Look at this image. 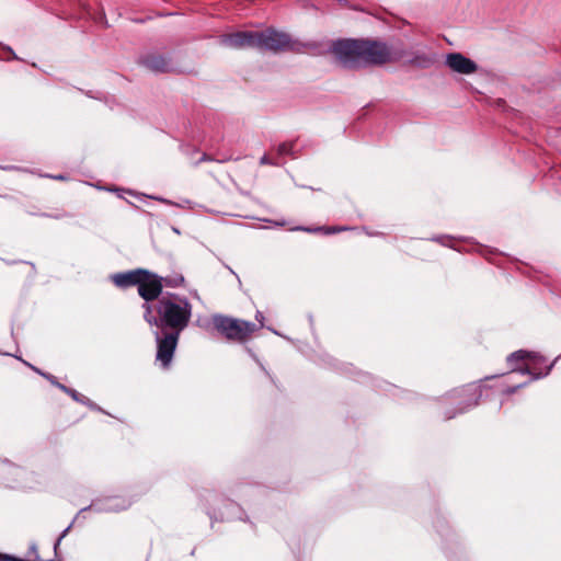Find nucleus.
<instances>
[{
  "label": "nucleus",
  "mask_w": 561,
  "mask_h": 561,
  "mask_svg": "<svg viewBox=\"0 0 561 561\" xmlns=\"http://www.w3.org/2000/svg\"><path fill=\"white\" fill-rule=\"evenodd\" d=\"M144 320L152 329L157 343L156 359L168 368L173 359L181 333L192 318L188 298L167 291L154 304H142Z\"/></svg>",
  "instance_id": "1"
},
{
  "label": "nucleus",
  "mask_w": 561,
  "mask_h": 561,
  "mask_svg": "<svg viewBox=\"0 0 561 561\" xmlns=\"http://www.w3.org/2000/svg\"><path fill=\"white\" fill-rule=\"evenodd\" d=\"M331 53L348 70L383 65L390 60L387 45L379 41L339 38L332 42Z\"/></svg>",
  "instance_id": "2"
},
{
  "label": "nucleus",
  "mask_w": 561,
  "mask_h": 561,
  "mask_svg": "<svg viewBox=\"0 0 561 561\" xmlns=\"http://www.w3.org/2000/svg\"><path fill=\"white\" fill-rule=\"evenodd\" d=\"M484 388L477 382H469L430 401L437 403L438 415L447 421L477 407Z\"/></svg>",
  "instance_id": "3"
},
{
  "label": "nucleus",
  "mask_w": 561,
  "mask_h": 561,
  "mask_svg": "<svg viewBox=\"0 0 561 561\" xmlns=\"http://www.w3.org/2000/svg\"><path fill=\"white\" fill-rule=\"evenodd\" d=\"M526 358L533 359L535 362H540V363L546 362V358L543 356H541V355H539L538 353H535V352H529V351H525V350H518V351H515V352L511 353L507 356V363L512 366V371L513 373H519L522 375H530V379L528 381L518 383L516 386L507 387L503 391L505 394H513L518 389L527 386L530 381L538 380V379H541V378H545L546 376H548L549 373L551 371V369L553 368L554 363L557 362V359L559 357H557L551 364H549L546 367L545 371H533L527 365L514 366V363L522 362V360H524Z\"/></svg>",
  "instance_id": "4"
},
{
  "label": "nucleus",
  "mask_w": 561,
  "mask_h": 561,
  "mask_svg": "<svg viewBox=\"0 0 561 561\" xmlns=\"http://www.w3.org/2000/svg\"><path fill=\"white\" fill-rule=\"evenodd\" d=\"M213 325L226 339L239 342H243L255 329L253 322L224 314L213 316Z\"/></svg>",
  "instance_id": "5"
},
{
  "label": "nucleus",
  "mask_w": 561,
  "mask_h": 561,
  "mask_svg": "<svg viewBox=\"0 0 561 561\" xmlns=\"http://www.w3.org/2000/svg\"><path fill=\"white\" fill-rule=\"evenodd\" d=\"M137 64L153 73H169L178 70L172 54L156 50L141 54Z\"/></svg>",
  "instance_id": "6"
},
{
  "label": "nucleus",
  "mask_w": 561,
  "mask_h": 561,
  "mask_svg": "<svg viewBox=\"0 0 561 561\" xmlns=\"http://www.w3.org/2000/svg\"><path fill=\"white\" fill-rule=\"evenodd\" d=\"M164 294L161 276L145 268L138 284V295L145 300L144 304H154Z\"/></svg>",
  "instance_id": "7"
},
{
  "label": "nucleus",
  "mask_w": 561,
  "mask_h": 561,
  "mask_svg": "<svg viewBox=\"0 0 561 561\" xmlns=\"http://www.w3.org/2000/svg\"><path fill=\"white\" fill-rule=\"evenodd\" d=\"M290 36L274 28L255 31V48L262 50H282L289 46Z\"/></svg>",
  "instance_id": "8"
},
{
  "label": "nucleus",
  "mask_w": 561,
  "mask_h": 561,
  "mask_svg": "<svg viewBox=\"0 0 561 561\" xmlns=\"http://www.w3.org/2000/svg\"><path fill=\"white\" fill-rule=\"evenodd\" d=\"M131 505V502L122 496H107L103 499H95L90 505L82 507L79 514L87 511H93L96 513H116L127 510Z\"/></svg>",
  "instance_id": "9"
},
{
  "label": "nucleus",
  "mask_w": 561,
  "mask_h": 561,
  "mask_svg": "<svg viewBox=\"0 0 561 561\" xmlns=\"http://www.w3.org/2000/svg\"><path fill=\"white\" fill-rule=\"evenodd\" d=\"M218 44L224 47L240 49L255 48V31H238L234 33L221 34L218 37Z\"/></svg>",
  "instance_id": "10"
},
{
  "label": "nucleus",
  "mask_w": 561,
  "mask_h": 561,
  "mask_svg": "<svg viewBox=\"0 0 561 561\" xmlns=\"http://www.w3.org/2000/svg\"><path fill=\"white\" fill-rule=\"evenodd\" d=\"M445 65L454 72L461 75H471L478 69L476 61L461 53H448L445 58Z\"/></svg>",
  "instance_id": "11"
},
{
  "label": "nucleus",
  "mask_w": 561,
  "mask_h": 561,
  "mask_svg": "<svg viewBox=\"0 0 561 561\" xmlns=\"http://www.w3.org/2000/svg\"><path fill=\"white\" fill-rule=\"evenodd\" d=\"M145 268H135L126 272H119L111 275V280L118 288H128L137 286L140 283V277L144 274Z\"/></svg>",
  "instance_id": "12"
},
{
  "label": "nucleus",
  "mask_w": 561,
  "mask_h": 561,
  "mask_svg": "<svg viewBox=\"0 0 561 561\" xmlns=\"http://www.w3.org/2000/svg\"><path fill=\"white\" fill-rule=\"evenodd\" d=\"M237 517L240 520H248L247 515L243 513L241 506L233 501H227L226 512L221 513V519H233Z\"/></svg>",
  "instance_id": "13"
},
{
  "label": "nucleus",
  "mask_w": 561,
  "mask_h": 561,
  "mask_svg": "<svg viewBox=\"0 0 561 561\" xmlns=\"http://www.w3.org/2000/svg\"><path fill=\"white\" fill-rule=\"evenodd\" d=\"M185 278L182 274L173 273L167 276H161L162 288H179L184 285Z\"/></svg>",
  "instance_id": "14"
},
{
  "label": "nucleus",
  "mask_w": 561,
  "mask_h": 561,
  "mask_svg": "<svg viewBox=\"0 0 561 561\" xmlns=\"http://www.w3.org/2000/svg\"><path fill=\"white\" fill-rule=\"evenodd\" d=\"M346 227H317V228H309L304 226H297L293 230L297 231H307V232H318V231H324L325 234H333L343 230H346Z\"/></svg>",
  "instance_id": "15"
},
{
  "label": "nucleus",
  "mask_w": 561,
  "mask_h": 561,
  "mask_svg": "<svg viewBox=\"0 0 561 561\" xmlns=\"http://www.w3.org/2000/svg\"><path fill=\"white\" fill-rule=\"evenodd\" d=\"M30 552L34 554L35 560H26V559H22V558H18V557H14L11 554L0 552V561H38L39 560V554L37 552V545L35 542H33L30 546Z\"/></svg>",
  "instance_id": "16"
},
{
  "label": "nucleus",
  "mask_w": 561,
  "mask_h": 561,
  "mask_svg": "<svg viewBox=\"0 0 561 561\" xmlns=\"http://www.w3.org/2000/svg\"><path fill=\"white\" fill-rule=\"evenodd\" d=\"M294 142H283V144H279L278 147H277V153L279 156H291V157H295L294 154Z\"/></svg>",
  "instance_id": "17"
},
{
  "label": "nucleus",
  "mask_w": 561,
  "mask_h": 561,
  "mask_svg": "<svg viewBox=\"0 0 561 561\" xmlns=\"http://www.w3.org/2000/svg\"><path fill=\"white\" fill-rule=\"evenodd\" d=\"M81 404L88 407L89 409L93 410V411H98V412H104L103 409L98 405L95 402H93L92 400H90L88 397H84L83 401L81 402Z\"/></svg>",
  "instance_id": "18"
},
{
  "label": "nucleus",
  "mask_w": 561,
  "mask_h": 561,
  "mask_svg": "<svg viewBox=\"0 0 561 561\" xmlns=\"http://www.w3.org/2000/svg\"><path fill=\"white\" fill-rule=\"evenodd\" d=\"M72 525H73V522H71V524L61 531V534L59 535V537L55 541V543H54V551H55V553H57V549H58L61 540L67 536V534L70 530V528L72 527Z\"/></svg>",
  "instance_id": "19"
},
{
  "label": "nucleus",
  "mask_w": 561,
  "mask_h": 561,
  "mask_svg": "<svg viewBox=\"0 0 561 561\" xmlns=\"http://www.w3.org/2000/svg\"><path fill=\"white\" fill-rule=\"evenodd\" d=\"M66 394H68L69 397L72 398V400H75L76 402H79V403H81L85 397L72 388H69L68 391L66 392Z\"/></svg>",
  "instance_id": "20"
},
{
  "label": "nucleus",
  "mask_w": 561,
  "mask_h": 561,
  "mask_svg": "<svg viewBox=\"0 0 561 561\" xmlns=\"http://www.w3.org/2000/svg\"><path fill=\"white\" fill-rule=\"evenodd\" d=\"M38 216L45 217V218H51V219H61L65 217H69L70 215L66 211H62V213H56V214L41 213V214H38Z\"/></svg>",
  "instance_id": "21"
},
{
  "label": "nucleus",
  "mask_w": 561,
  "mask_h": 561,
  "mask_svg": "<svg viewBox=\"0 0 561 561\" xmlns=\"http://www.w3.org/2000/svg\"><path fill=\"white\" fill-rule=\"evenodd\" d=\"M432 240L440 242L444 245H448L447 242H449L451 240V237H449V236H440V237L433 238Z\"/></svg>",
  "instance_id": "22"
},
{
  "label": "nucleus",
  "mask_w": 561,
  "mask_h": 561,
  "mask_svg": "<svg viewBox=\"0 0 561 561\" xmlns=\"http://www.w3.org/2000/svg\"><path fill=\"white\" fill-rule=\"evenodd\" d=\"M261 164H272V165H278L277 162H273L266 154H263L260 159Z\"/></svg>",
  "instance_id": "23"
},
{
  "label": "nucleus",
  "mask_w": 561,
  "mask_h": 561,
  "mask_svg": "<svg viewBox=\"0 0 561 561\" xmlns=\"http://www.w3.org/2000/svg\"><path fill=\"white\" fill-rule=\"evenodd\" d=\"M42 377H44L46 380H48L53 386L58 382L57 378L54 375H50L48 373L42 374Z\"/></svg>",
  "instance_id": "24"
},
{
  "label": "nucleus",
  "mask_w": 561,
  "mask_h": 561,
  "mask_svg": "<svg viewBox=\"0 0 561 561\" xmlns=\"http://www.w3.org/2000/svg\"><path fill=\"white\" fill-rule=\"evenodd\" d=\"M27 367H30L32 370H34L35 373H37L38 375L42 376V374H45V371H42L39 368L35 367L34 365L27 363V362H23Z\"/></svg>",
  "instance_id": "25"
},
{
  "label": "nucleus",
  "mask_w": 561,
  "mask_h": 561,
  "mask_svg": "<svg viewBox=\"0 0 561 561\" xmlns=\"http://www.w3.org/2000/svg\"><path fill=\"white\" fill-rule=\"evenodd\" d=\"M264 319H265V318H264L263 313H262L261 311H256V313H255V320H256L257 322H260V323H261V325H263V321H264Z\"/></svg>",
  "instance_id": "26"
},
{
  "label": "nucleus",
  "mask_w": 561,
  "mask_h": 561,
  "mask_svg": "<svg viewBox=\"0 0 561 561\" xmlns=\"http://www.w3.org/2000/svg\"><path fill=\"white\" fill-rule=\"evenodd\" d=\"M55 387H56V388H58L59 390H61V391H62V392H65V393H66V392L68 391V389H69V387L65 386L64 383H60L59 381H58V382H56Z\"/></svg>",
  "instance_id": "27"
},
{
  "label": "nucleus",
  "mask_w": 561,
  "mask_h": 561,
  "mask_svg": "<svg viewBox=\"0 0 561 561\" xmlns=\"http://www.w3.org/2000/svg\"><path fill=\"white\" fill-rule=\"evenodd\" d=\"M13 470L15 472V476H19V477L25 472L22 468L15 467V466H13Z\"/></svg>",
  "instance_id": "28"
},
{
  "label": "nucleus",
  "mask_w": 561,
  "mask_h": 561,
  "mask_svg": "<svg viewBox=\"0 0 561 561\" xmlns=\"http://www.w3.org/2000/svg\"><path fill=\"white\" fill-rule=\"evenodd\" d=\"M8 51H10V54L12 55V59H19L18 56L15 55V53L12 50L11 47H5Z\"/></svg>",
  "instance_id": "29"
},
{
  "label": "nucleus",
  "mask_w": 561,
  "mask_h": 561,
  "mask_svg": "<svg viewBox=\"0 0 561 561\" xmlns=\"http://www.w3.org/2000/svg\"><path fill=\"white\" fill-rule=\"evenodd\" d=\"M337 2L343 5V7H347L348 5V1L347 0H337Z\"/></svg>",
  "instance_id": "30"
},
{
  "label": "nucleus",
  "mask_w": 561,
  "mask_h": 561,
  "mask_svg": "<svg viewBox=\"0 0 561 561\" xmlns=\"http://www.w3.org/2000/svg\"><path fill=\"white\" fill-rule=\"evenodd\" d=\"M248 352L251 355V357L254 358L259 363L257 357L255 356V354L250 348H248Z\"/></svg>",
  "instance_id": "31"
},
{
  "label": "nucleus",
  "mask_w": 561,
  "mask_h": 561,
  "mask_svg": "<svg viewBox=\"0 0 561 561\" xmlns=\"http://www.w3.org/2000/svg\"><path fill=\"white\" fill-rule=\"evenodd\" d=\"M208 160H210V158L206 153H204L203 157L199 159V161H208Z\"/></svg>",
  "instance_id": "32"
},
{
  "label": "nucleus",
  "mask_w": 561,
  "mask_h": 561,
  "mask_svg": "<svg viewBox=\"0 0 561 561\" xmlns=\"http://www.w3.org/2000/svg\"><path fill=\"white\" fill-rule=\"evenodd\" d=\"M53 179H56V180H65L66 178L64 175H56V176H51Z\"/></svg>",
  "instance_id": "33"
},
{
  "label": "nucleus",
  "mask_w": 561,
  "mask_h": 561,
  "mask_svg": "<svg viewBox=\"0 0 561 561\" xmlns=\"http://www.w3.org/2000/svg\"><path fill=\"white\" fill-rule=\"evenodd\" d=\"M157 201H160V202H163V203H167V204H170L169 201L164 199V198H161V197H156Z\"/></svg>",
  "instance_id": "34"
},
{
  "label": "nucleus",
  "mask_w": 561,
  "mask_h": 561,
  "mask_svg": "<svg viewBox=\"0 0 561 561\" xmlns=\"http://www.w3.org/2000/svg\"><path fill=\"white\" fill-rule=\"evenodd\" d=\"M422 61H423V67H425V66H426V61H427V59L425 58V56H423Z\"/></svg>",
  "instance_id": "35"
},
{
  "label": "nucleus",
  "mask_w": 561,
  "mask_h": 561,
  "mask_svg": "<svg viewBox=\"0 0 561 561\" xmlns=\"http://www.w3.org/2000/svg\"><path fill=\"white\" fill-rule=\"evenodd\" d=\"M259 364H260L261 369H262V370H264V371L268 375V373L266 371V369H265V367L263 366V364H261V363H259Z\"/></svg>",
  "instance_id": "36"
},
{
  "label": "nucleus",
  "mask_w": 561,
  "mask_h": 561,
  "mask_svg": "<svg viewBox=\"0 0 561 561\" xmlns=\"http://www.w3.org/2000/svg\"><path fill=\"white\" fill-rule=\"evenodd\" d=\"M126 192H127L128 194H130V195H136V193H135V192H133L131 190H128V191H126Z\"/></svg>",
  "instance_id": "37"
},
{
  "label": "nucleus",
  "mask_w": 561,
  "mask_h": 561,
  "mask_svg": "<svg viewBox=\"0 0 561 561\" xmlns=\"http://www.w3.org/2000/svg\"><path fill=\"white\" fill-rule=\"evenodd\" d=\"M108 191H111V192H118L119 190L118 188H108Z\"/></svg>",
  "instance_id": "38"
},
{
  "label": "nucleus",
  "mask_w": 561,
  "mask_h": 561,
  "mask_svg": "<svg viewBox=\"0 0 561 561\" xmlns=\"http://www.w3.org/2000/svg\"><path fill=\"white\" fill-rule=\"evenodd\" d=\"M8 485H9V486H11V488H16V486H19V484H8Z\"/></svg>",
  "instance_id": "39"
},
{
  "label": "nucleus",
  "mask_w": 561,
  "mask_h": 561,
  "mask_svg": "<svg viewBox=\"0 0 561 561\" xmlns=\"http://www.w3.org/2000/svg\"><path fill=\"white\" fill-rule=\"evenodd\" d=\"M236 278H237L238 283H241L239 275H236Z\"/></svg>",
  "instance_id": "40"
},
{
  "label": "nucleus",
  "mask_w": 561,
  "mask_h": 561,
  "mask_svg": "<svg viewBox=\"0 0 561 561\" xmlns=\"http://www.w3.org/2000/svg\"><path fill=\"white\" fill-rule=\"evenodd\" d=\"M236 278H237L238 283H241L239 275H236Z\"/></svg>",
  "instance_id": "41"
},
{
  "label": "nucleus",
  "mask_w": 561,
  "mask_h": 561,
  "mask_svg": "<svg viewBox=\"0 0 561 561\" xmlns=\"http://www.w3.org/2000/svg\"><path fill=\"white\" fill-rule=\"evenodd\" d=\"M236 278H237L238 283H241L239 275H236Z\"/></svg>",
  "instance_id": "42"
},
{
  "label": "nucleus",
  "mask_w": 561,
  "mask_h": 561,
  "mask_svg": "<svg viewBox=\"0 0 561 561\" xmlns=\"http://www.w3.org/2000/svg\"><path fill=\"white\" fill-rule=\"evenodd\" d=\"M13 167H4L3 169L4 170H9V169H12Z\"/></svg>",
  "instance_id": "43"
},
{
  "label": "nucleus",
  "mask_w": 561,
  "mask_h": 561,
  "mask_svg": "<svg viewBox=\"0 0 561 561\" xmlns=\"http://www.w3.org/2000/svg\"><path fill=\"white\" fill-rule=\"evenodd\" d=\"M16 359H20V362H24L23 358H20V356H15Z\"/></svg>",
  "instance_id": "44"
},
{
  "label": "nucleus",
  "mask_w": 561,
  "mask_h": 561,
  "mask_svg": "<svg viewBox=\"0 0 561 561\" xmlns=\"http://www.w3.org/2000/svg\"><path fill=\"white\" fill-rule=\"evenodd\" d=\"M16 359H20V362H24L23 358H20V356H15Z\"/></svg>",
  "instance_id": "45"
}]
</instances>
